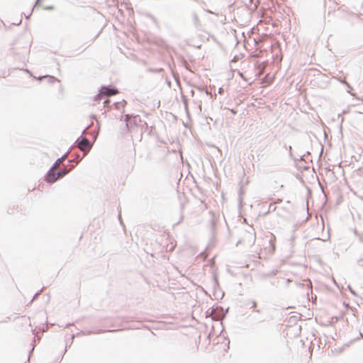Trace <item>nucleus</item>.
I'll return each mask as SVG.
<instances>
[{
	"mask_svg": "<svg viewBox=\"0 0 363 363\" xmlns=\"http://www.w3.org/2000/svg\"><path fill=\"white\" fill-rule=\"evenodd\" d=\"M78 147L80 149V150L84 152V154H86L91 148L89 140L86 138L82 139L81 141L79 142Z\"/></svg>",
	"mask_w": 363,
	"mask_h": 363,
	"instance_id": "2",
	"label": "nucleus"
},
{
	"mask_svg": "<svg viewBox=\"0 0 363 363\" xmlns=\"http://www.w3.org/2000/svg\"><path fill=\"white\" fill-rule=\"evenodd\" d=\"M130 118V116L129 115H125V121L128 122Z\"/></svg>",
	"mask_w": 363,
	"mask_h": 363,
	"instance_id": "7",
	"label": "nucleus"
},
{
	"mask_svg": "<svg viewBox=\"0 0 363 363\" xmlns=\"http://www.w3.org/2000/svg\"><path fill=\"white\" fill-rule=\"evenodd\" d=\"M64 159H65V157H62V158H60V159H58V160L55 162V163L54 164V165H53V167H52V168L55 169H58V167H59V166H60V163L64 160Z\"/></svg>",
	"mask_w": 363,
	"mask_h": 363,
	"instance_id": "4",
	"label": "nucleus"
},
{
	"mask_svg": "<svg viewBox=\"0 0 363 363\" xmlns=\"http://www.w3.org/2000/svg\"><path fill=\"white\" fill-rule=\"evenodd\" d=\"M68 171L62 170L57 171V169L52 168L48 173L45 180L48 183H53L57 180V179L64 177L67 174Z\"/></svg>",
	"mask_w": 363,
	"mask_h": 363,
	"instance_id": "1",
	"label": "nucleus"
},
{
	"mask_svg": "<svg viewBox=\"0 0 363 363\" xmlns=\"http://www.w3.org/2000/svg\"><path fill=\"white\" fill-rule=\"evenodd\" d=\"M118 94V91L113 89H110L108 87H102L100 91V95H105V96H113Z\"/></svg>",
	"mask_w": 363,
	"mask_h": 363,
	"instance_id": "3",
	"label": "nucleus"
},
{
	"mask_svg": "<svg viewBox=\"0 0 363 363\" xmlns=\"http://www.w3.org/2000/svg\"><path fill=\"white\" fill-rule=\"evenodd\" d=\"M263 69H264V66L262 65H258L259 71L255 75L257 77H259L262 73Z\"/></svg>",
	"mask_w": 363,
	"mask_h": 363,
	"instance_id": "5",
	"label": "nucleus"
},
{
	"mask_svg": "<svg viewBox=\"0 0 363 363\" xmlns=\"http://www.w3.org/2000/svg\"><path fill=\"white\" fill-rule=\"evenodd\" d=\"M240 76L245 80L247 81V79L244 76L243 73H240Z\"/></svg>",
	"mask_w": 363,
	"mask_h": 363,
	"instance_id": "6",
	"label": "nucleus"
}]
</instances>
